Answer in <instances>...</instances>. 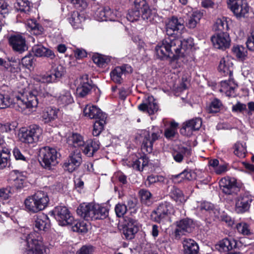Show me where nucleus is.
Returning a JSON list of instances; mask_svg holds the SVG:
<instances>
[{"label":"nucleus","mask_w":254,"mask_h":254,"mask_svg":"<svg viewBox=\"0 0 254 254\" xmlns=\"http://www.w3.org/2000/svg\"><path fill=\"white\" fill-rule=\"evenodd\" d=\"M19 88L20 95L15 97L10 93H0V109H5L16 105L15 108L19 112H24L26 109L32 111L38 104L37 96L41 91L39 83L28 84Z\"/></svg>","instance_id":"1"},{"label":"nucleus","mask_w":254,"mask_h":254,"mask_svg":"<svg viewBox=\"0 0 254 254\" xmlns=\"http://www.w3.org/2000/svg\"><path fill=\"white\" fill-rule=\"evenodd\" d=\"M22 246H26V251L24 254H46L47 250L43 242V239L40 235L32 232L24 236L21 242Z\"/></svg>","instance_id":"2"},{"label":"nucleus","mask_w":254,"mask_h":254,"mask_svg":"<svg viewBox=\"0 0 254 254\" xmlns=\"http://www.w3.org/2000/svg\"><path fill=\"white\" fill-rule=\"evenodd\" d=\"M175 41L173 39L168 37L164 39L161 42L158 43L155 48L157 56L161 59H166L168 58H173L171 62L172 67L177 68L176 64L178 62L176 52L178 49L175 47Z\"/></svg>","instance_id":"3"},{"label":"nucleus","mask_w":254,"mask_h":254,"mask_svg":"<svg viewBox=\"0 0 254 254\" xmlns=\"http://www.w3.org/2000/svg\"><path fill=\"white\" fill-rule=\"evenodd\" d=\"M49 201L47 192L38 191L33 195L27 197L24 201L26 210L31 213H37L44 210Z\"/></svg>","instance_id":"4"},{"label":"nucleus","mask_w":254,"mask_h":254,"mask_svg":"<svg viewBox=\"0 0 254 254\" xmlns=\"http://www.w3.org/2000/svg\"><path fill=\"white\" fill-rule=\"evenodd\" d=\"M43 130L39 126L33 124L28 128H21L18 133L19 140L26 144H32L37 142L42 134Z\"/></svg>","instance_id":"5"},{"label":"nucleus","mask_w":254,"mask_h":254,"mask_svg":"<svg viewBox=\"0 0 254 254\" xmlns=\"http://www.w3.org/2000/svg\"><path fill=\"white\" fill-rule=\"evenodd\" d=\"M174 212L173 205L169 202L165 201L160 203L156 209L152 212L150 218L155 222L163 223Z\"/></svg>","instance_id":"6"},{"label":"nucleus","mask_w":254,"mask_h":254,"mask_svg":"<svg viewBox=\"0 0 254 254\" xmlns=\"http://www.w3.org/2000/svg\"><path fill=\"white\" fill-rule=\"evenodd\" d=\"M175 41V47L178 49L176 52L178 62L186 63L188 61L187 55L193 45V39L190 37L184 39L183 40L178 38H173Z\"/></svg>","instance_id":"7"},{"label":"nucleus","mask_w":254,"mask_h":254,"mask_svg":"<svg viewBox=\"0 0 254 254\" xmlns=\"http://www.w3.org/2000/svg\"><path fill=\"white\" fill-rule=\"evenodd\" d=\"M184 20L181 17L173 16L166 22V31L168 35L179 37L185 30Z\"/></svg>","instance_id":"8"},{"label":"nucleus","mask_w":254,"mask_h":254,"mask_svg":"<svg viewBox=\"0 0 254 254\" xmlns=\"http://www.w3.org/2000/svg\"><path fill=\"white\" fill-rule=\"evenodd\" d=\"M39 155L42 160V165L44 168L50 169L58 163V152L53 148L45 146L40 149Z\"/></svg>","instance_id":"9"},{"label":"nucleus","mask_w":254,"mask_h":254,"mask_svg":"<svg viewBox=\"0 0 254 254\" xmlns=\"http://www.w3.org/2000/svg\"><path fill=\"white\" fill-rule=\"evenodd\" d=\"M151 136L147 130H143L142 134L144 138L141 146L142 149L147 153H151L153 150V143L158 140L162 133V131L157 127H153L151 131Z\"/></svg>","instance_id":"10"},{"label":"nucleus","mask_w":254,"mask_h":254,"mask_svg":"<svg viewBox=\"0 0 254 254\" xmlns=\"http://www.w3.org/2000/svg\"><path fill=\"white\" fill-rule=\"evenodd\" d=\"M55 219L61 226L72 225L73 217L68 209L64 206H58L52 212Z\"/></svg>","instance_id":"11"},{"label":"nucleus","mask_w":254,"mask_h":254,"mask_svg":"<svg viewBox=\"0 0 254 254\" xmlns=\"http://www.w3.org/2000/svg\"><path fill=\"white\" fill-rule=\"evenodd\" d=\"M228 5L237 18L247 17L249 6L246 0H228Z\"/></svg>","instance_id":"12"},{"label":"nucleus","mask_w":254,"mask_h":254,"mask_svg":"<svg viewBox=\"0 0 254 254\" xmlns=\"http://www.w3.org/2000/svg\"><path fill=\"white\" fill-rule=\"evenodd\" d=\"M252 196L248 192L239 195L235 199V210L237 213H243L248 211L253 201Z\"/></svg>","instance_id":"13"},{"label":"nucleus","mask_w":254,"mask_h":254,"mask_svg":"<svg viewBox=\"0 0 254 254\" xmlns=\"http://www.w3.org/2000/svg\"><path fill=\"white\" fill-rule=\"evenodd\" d=\"M82 163L81 154L79 151H73L64 160L63 168L65 171L71 173L76 170Z\"/></svg>","instance_id":"14"},{"label":"nucleus","mask_w":254,"mask_h":254,"mask_svg":"<svg viewBox=\"0 0 254 254\" xmlns=\"http://www.w3.org/2000/svg\"><path fill=\"white\" fill-rule=\"evenodd\" d=\"M211 40L216 48L225 50L229 48L231 43L230 36L226 32H219L211 37Z\"/></svg>","instance_id":"15"},{"label":"nucleus","mask_w":254,"mask_h":254,"mask_svg":"<svg viewBox=\"0 0 254 254\" xmlns=\"http://www.w3.org/2000/svg\"><path fill=\"white\" fill-rule=\"evenodd\" d=\"M26 176L24 172H20L17 170H13L10 173L9 181L12 184L11 187L14 190H21L24 188L26 182Z\"/></svg>","instance_id":"16"},{"label":"nucleus","mask_w":254,"mask_h":254,"mask_svg":"<svg viewBox=\"0 0 254 254\" xmlns=\"http://www.w3.org/2000/svg\"><path fill=\"white\" fill-rule=\"evenodd\" d=\"M219 186L222 192L226 194L235 193L238 190L236 180L229 177L221 179L219 182Z\"/></svg>","instance_id":"17"},{"label":"nucleus","mask_w":254,"mask_h":254,"mask_svg":"<svg viewBox=\"0 0 254 254\" xmlns=\"http://www.w3.org/2000/svg\"><path fill=\"white\" fill-rule=\"evenodd\" d=\"M8 41L10 46L15 52L22 53L28 49L25 38L20 35L10 36L8 39Z\"/></svg>","instance_id":"18"},{"label":"nucleus","mask_w":254,"mask_h":254,"mask_svg":"<svg viewBox=\"0 0 254 254\" xmlns=\"http://www.w3.org/2000/svg\"><path fill=\"white\" fill-rule=\"evenodd\" d=\"M77 86L76 94L77 97H84L87 95L91 89V86L88 83L87 75L83 76L75 81Z\"/></svg>","instance_id":"19"},{"label":"nucleus","mask_w":254,"mask_h":254,"mask_svg":"<svg viewBox=\"0 0 254 254\" xmlns=\"http://www.w3.org/2000/svg\"><path fill=\"white\" fill-rule=\"evenodd\" d=\"M138 230V224L136 220L131 218H128L125 220L123 231L126 239H133Z\"/></svg>","instance_id":"20"},{"label":"nucleus","mask_w":254,"mask_h":254,"mask_svg":"<svg viewBox=\"0 0 254 254\" xmlns=\"http://www.w3.org/2000/svg\"><path fill=\"white\" fill-rule=\"evenodd\" d=\"M77 213L87 221L94 219V204L83 203L77 209Z\"/></svg>","instance_id":"21"},{"label":"nucleus","mask_w":254,"mask_h":254,"mask_svg":"<svg viewBox=\"0 0 254 254\" xmlns=\"http://www.w3.org/2000/svg\"><path fill=\"white\" fill-rule=\"evenodd\" d=\"M132 68L128 64H125L116 67L110 72L111 79L115 83H121L123 81V76L127 73L131 72Z\"/></svg>","instance_id":"22"},{"label":"nucleus","mask_w":254,"mask_h":254,"mask_svg":"<svg viewBox=\"0 0 254 254\" xmlns=\"http://www.w3.org/2000/svg\"><path fill=\"white\" fill-rule=\"evenodd\" d=\"M138 109L149 115L155 114L158 110V106L152 96H149L138 106Z\"/></svg>","instance_id":"23"},{"label":"nucleus","mask_w":254,"mask_h":254,"mask_svg":"<svg viewBox=\"0 0 254 254\" xmlns=\"http://www.w3.org/2000/svg\"><path fill=\"white\" fill-rule=\"evenodd\" d=\"M192 222L188 219L181 220L176 222V229L175 234L176 238H180L186 233H190L192 231Z\"/></svg>","instance_id":"24"},{"label":"nucleus","mask_w":254,"mask_h":254,"mask_svg":"<svg viewBox=\"0 0 254 254\" xmlns=\"http://www.w3.org/2000/svg\"><path fill=\"white\" fill-rule=\"evenodd\" d=\"M202 125L201 119L199 118H196L189 120L184 124L181 129V132L186 135H190L193 131L198 130Z\"/></svg>","instance_id":"25"},{"label":"nucleus","mask_w":254,"mask_h":254,"mask_svg":"<svg viewBox=\"0 0 254 254\" xmlns=\"http://www.w3.org/2000/svg\"><path fill=\"white\" fill-rule=\"evenodd\" d=\"M233 69V64L232 59L227 56L222 58L218 65V70L224 76L232 75Z\"/></svg>","instance_id":"26"},{"label":"nucleus","mask_w":254,"mask_h":254,"mask_svg":"<svg viewBox=\"0 0 254 254\" xmlns=\"http://www.w3.org/2000/svg\"><path fill=\"white\" fill-rule=\"evenodd\" d=\"M13 144L14 140L10 139V141L6 144V146L3 147V149L0 150V170L3 169L7 166L11 147Z\"/></svg>","instance_id":"27"},{"label":"nucleus","mask_w":254,"mask_h":254,"mask_svg":"<svg viewBox=\"0 0 254 254\" xmlns=\"http://www.w3.org/2000/svg\"><path fill=\"white\" fill-rule=\"evenodd\" d=\"M83 113L85 116L91 119H99L106 117V115L95 105H87L84 109Z\"/></svg>","instance_id":"28"},{"label":"nucleus","mask_w":254,"mask_h":254,"mask_svg":"<svg viewBox=\"0 0 254 254\" xmlns=\"http://www.w3.org/2000/svg\"><path fill=\"white\" fill-rule=\"evenodd\" d=\"M59 110L55 107H49L42 112L41 119L45 124L51 123L58 118Z\"/></svg>","instance_id":"29"},{"label":"nucleus","mask_w":254,"mask_h":254,"mask_svg":"<svg viewBox=\"0 0 254 254\" xmlns=\"http://www.w3.org/2000/svg\"><path fill=\"white\" fill-rule=\"evenodd\" d=\"M34 225L37 230L46 231L50 227V221L47 215L41 213L36 216Z\"/></svg>","instance_id":"30"},{"label":"nucleus","mask_w":254,"mask_h":254,"mask_svg":"<svg viewBox=\"0 0 254 254\" xmlns=\"http://www.w3.org/2000/svg\"><path fill=\"white\" fill-rule=\"evenodd\" d=\"M237 87L233 80H225L221 82V88L219 91L224 92L227 96L235 97L236 95L235 90Z\"/></svg>","instance_id":"31"},{"label":"nucleus","mask_w":254,"mask_h":254,"mask_svg":"<svg viewBox=\"0 0 254 254\" xmlns=\"http://www.w3.org/2000/svg\"><path fill=\"white\" fill-rule=\"evenodd\" d=\"M141 17L147 22L155 23L158 16L155 10H152L148 5L141 8Z\"/></svg>","instance_id":"32"},{"label":"nucleus","mask_w":254,"mask_h":254,"mask_svg":"<svg viewBox=\"0 0 254 254\" xmlns=\"http://www.w3.org/2000/svg\"><path fill=\"white\" fill-rule=\"evenodd\" d=\"M185 254H197L199 247L196 242L189 238L184 239L182 242Z\"/></svg>","instance_id":"33"},{"label":"nucleus","mask_w":254,"mask_h":254,"mask_svg":"<svg viewBox=\"0 0 254 254\" xmlns=\"http://www.w3.org/2000/svg\"><path fill=\"white\" fill-rule=\"evenodd\" d=\"M148 163V159L144 156L136 159L134 161L127 160L124 162V164H126L128 167H132L133 169L139 171H142L143 168L147 166Z\"/></svg>","instance_id":"34"},{"label":"nucleus","mask_w":254,"mask_h":254,"mask_svg":"<svg viewBox=\"0 0 254 254\" xmlns=\"http://www.w3.org/2000/svg\"><path fill=\"white\" fill-rule=\"evenodd\" d=\"M59 105L65 106L73 102V99L69 90H63L56 96Z\"/></svg>","instance_id":"35"},{"label":"nucleus","mask_w":254,"mask_h":254,"mask_svg":"<svg viewBox=\"0 0 254 254\" xmlns=\"http://www.w3.org/2000/svg\"><path fill=\"white\" fill-rule=\"evenodd\" d=\"M33 51L36 57H44L51 60L55 58V55L53 51L41 45L34 46Z\"/></svg>","instance_id":"36"},{"label":"nucleus","mask_w":254,"mask_h":254,"mask_svg":"<svg viewBox=\"0 0 254 254\" xmlns=\"http://www.w3.org/2000/svg\"><path fill=\"white\" fill-rule=\"evenodd\" d=\"M236 245V242L234 239L225 238L220 241L216 247L220 252H228L235 248Z\"/></svg>","instance_id":"37"},{"label":"nucleus","mask_w":254,"mask_h":254,"mask_svg":"<svg viewBox=\"0 0 254 254\" xmlns=\"http://www.w3.org/2000/svg\"><path fill=\"white\" fill-rule=\"evenodd\" d=\"M84 20L85 17L83 14L80 13L78 11H74L68 18L69 22L75 29L81 28Z\"/></svg>","instance_id":"38"},{"label":"nucleus","mask_w":254,"mask_h":254,"mask_svg":"<svg viewBox=\"0 0 254 254\" xmlns=\"http://www.w3.org/2000/svg\"><path fill=\"white\" fill-rule=\"evenodd\" d=\"M99 143L98 141L92 140L85 143L82 146V151L83 153L88 157L93 156L94 153L99 148Z\"/></svg>","instance_id":"39"},{"label":"nucleus","mask_w":254,"mask_h":254,"mask_svg":"<svg viewBox=\"0 0 254 254\" xmlns=\"http://www.w3.org/2000/svg\"><path fill=\"white\" fill-rule=\"evenodd\" d=\"M26 25L27 29L31 34L38 35L42 34L43 32V28L37 23L34 19H29L27 21Z\"/></svg>","instance_id":"40"},{"label":"nucleus","mask_w":254,"mask_h":254,"mask_svg":"<svg viewBox=\"0 0 254 254\" xmlns=\"http://www.w3.org/2000/svg\"><path fill=\"white\" fill-rule=\"evenodd\" d=\"M203 16V13L198 10L194 11L189 17L187 23V26L190 29H193L199 23L200 19Z\"/></svg>","instance_id":"41"},{"label":"nucleus","mask_w":254,"mask_h":254,"mask_svg":"<svg viewBox=\"0 0 254 254\" xmlns=\"http://www.w3.org/2000/svg\"><path fill=\"white\" fill-rule=\"evenodd\" d=\"M67 142L69 145L74 147H82L85 144L83 137L78 133H73L69 136Z\"/></svg>","instance_id":"42"},{"label":"nucleus","mask_w":254,"mask_h":254,"mask_svg":"<svg viewBox=\"0 0 254 254\" xmlns=\"http://www.w3.org/2000/svg\"><path fill=\"white\" fill-rule=\"evenodd\" d=\"M190 151L188 148L182 147L179 148L178 150H174L172 152V156L176 162L181 163L185 155H190Z\"/></svg>","instance_id":"43"},{"label":"nucleus","mask_w":254,"mask_h":254,"mask_svg":"<svg viewBox=\"0 0 254 254\" xmlns=\"http://www.w3.org/2000/svg\"><path fill=\"white\" fill-rule=\"evenodd\" d=\"M171 197L178 204H181L185 202V197L182 191L178 188L173 187L170 192Z\"/></svg>","instance_id":"44"},{"label":"nucleus","mask_w":254,"mask_h":254,"mask_svg":"<svg viewBox=\"0 0 254 254\" xmlns=\"http://www.w3.org/2000/svg\"><path fill=\"white\" fill-rule=\"evenodd\" d=\"M94 220L103 219L108 215V210L98 204H94Z\"/></svg>","instance_id":"45"},{"label":"nucleus","mask_w":254,"mask_h":254,"mask_svg":"<svg viewBox=\"0 0 254 254\" xmlns=\"http://www.w3.org/2000/svg\"><path fill=\"white\" fill-rule=\"evenodd\" d=\"M93 62L99 67L105 66L111 61L109 57L99 54H95L92 57Z\"/></svg>","instance_id":"46"},{"label":"nucleus","mask_w":254,"mask_h":254,"mask_svg":"<svg viewBox=\"0 0 254 254\" xmlns=\"http://www.w3.org/2000/svg\"><path fill=\"white\" fill-rule=\"evenodd\" d=\"M234 153L240 158H244L247 153L245 143L237 141L233 146Z\"/></svg>","instance_id":"47"},{"label":"nucleus","mask_w":254,"mask_h":254,"mask_svg":"<svg viewBox=\"0 0 254 254\" xmlns=\"http://www.w3.org/2000/svg\"><path fill=\"white\" fill-rule=\"evenodd\" d=\"M213 28L220 32H225L229 29L228 23L226 17L217 18L214 25Z\"/></svg>","instance_id":"48"},{"label":"nucleus","mask_w":254,"mask_h":254,"mask_svg":"<svg viewBox=\"0 0 254 254\" xmlns=\"http://www.w3.org/2000/svg\"><path fill=\"white\" fill-rule=\"evenodd\" d=\"M71 225H72V230L78 233H85L87 232L88 229V223L82 221H78L73 220V223Z\"/></svg>","instance_id":"49"},{"label":"nucleus","mask_w":254,"mask_h":254,"mask_svg":"<svg viewBox=\"0 0 254 254\" xmlns=\"http://www.w3.org/2000/svg\"><path fill=\"white\" fill-rule=\"evenodd\" d=\"M106 118L107 116L102 117V118L98 119L95 122L92 133L94 136H97L101 133L106 124Z\"/></svg>","instance_id":"50"},{"label":"nucleus","mask_w":254,"mask_h":254,"mask_svg":"<svg viewBox=\"0 0 254 254\" xmlns=\"http://www.w3.org/2000/svg\"><path fill=\"white\" fill-rule=\"evenodd\" d=\"M232 51L234 55L241 60H245L247 56V51L245 48L241 45H234Z\"/></svg>","instance_id":"51"},{"label":"nucleus","mask_w":254,"mask_h":254,"mask_svg":"<svg viewBox=\"0 0 254 254\" xmlns=\"http://www.w3.org/2000/svg\"><path fill=\"white\" fill-rule=\"evenodd\" d=\"M165 181V179L164 176L152 174L147 177L146 184L147 186L150 187L155 184H163Z\"/></svg>","instance_id":"52"},{"label":"nucleus","mask_w":254,"mask_h":254,"mask_svg":"<svg viewBox=\"0 0 254 254\" xmlns=\"http://www.w3.org/2000/svg\"><path fill=\"white\" fill-rule=\"evenodd\" d=\"M178 127V124L175 121L171 122L170 127L165 130V136L168 139L174 137L177 133Z\"/></svg>","instance_id":"53"},{"label":"nucleus","mask_w":254,"mask_h":254,"mask_svg":"<svg viewBox=\"0 0 254 254\" xmlns=\"http://www.w3.org/2000/svg\"><path fill=\"white\" fill-rule=\"evenodd\" d=\"M16 4L15 6L21 12L27 13L31 9V3L28 0H17Z\"/></svg>","instance_id":"54"},{"label":"nucleus","mask_w":254,"mask_h":254,"mask_svg":"<svg viewBox=\"0 0 254 254\" xmlns=\"http://www.w3.org/2000/svg\"><path fill=\"white\" fill-rule=\"evenodd\" d=\"M236 228L238 232L243 235H250L252 234L250 226L247 223L242 222L237 224Z\"/></svg>","instance_id":"55"},{"label":"nucleus","mask_w":254,"mask_h":254,"mask_svg":"<svg viewBox=\"0 0 254 254\" xmlns=\"http://www.w3.org/2000/svg\"><path fill=\"white\" fill-rule=\"evenodd\" d=\"M139 194L142 203L148 205H150L152 194L149 191L142 189L139 190Z\"/></svg>","instance_id":"56"},{"label":"nucleus","mask_w":254,"mask_h":254,"mask_svg":"<svg viewBox=\"0 0 254 254\" xmlns=\"http://www.w3.org/2000/svg\"><path fill=\"white\" fill-rule=\"evenodd\" d=\"M222 106L221 101L217 99H215L211 102L207 109V111L209 113H217L220 111Z\"/></svg>","instance_id":"57"},{"label":"nucleus","mask_w":254,"mask_h":254,"mask_svg":"<svg viewBox=\"0 0 254 254\" xmlns=\"http://www.w3.org/2000/svg\"><path fill=\"white\" fill-rule=\"evenodd\" d=\"M6 68H7L9 71L16 73L20 71L21 69L20 67V62L19 61L13 60L9 61L6 64Z\"/></svg>","instance_id":"58"},{"label":"nucleus","mask_w":254,"mask_h":254,"mask_svg":"<svg viewBox=\"0 0 254 254\" xmlns=\"http://www.w3.org/2000/svg\"><path fill=\"white\" fill-rule=\"evenodd\" d=\"M14 192L13 189L10 186L0 189V200L8 199L10 195Z\"/></svg>","instance_id":"59"},{"label":"nucleus","mask_w":254,"mask_h":254,"mask_svg":"<svg viewBox=\"0 0 254 254\" xmlns=\"http://www.w3.org/2000/svg\"><path fill=\"white\" fill-rule=\"evenodd\" d=\"M35 61V58L31 54L25 56L21 59L22 64L28 69H30L33 66V64Z\"/></svg>","instance_id":"60"},{"label":"nucleus","mask_w":254,"mask_h":254,"mask_svg":"<svg viewBox=\"0 0 254 254\" xmlns=\"http://www.w3.org/2000/svg\"><path fill=\"white\" fill-rule=\"evenodd\" d=\"M122 16V14L120 12L115 10H112L109 7H107V13H106V21H115L117 19Z\"/></svg>","instance_id":"61"},{"label":"nucleus","mask_w":254,"mask_h":254,"mask_svg":"<svg viewBox=\"0 0 254 254\" xmlns=\"http://www.w3.org/2000/svg\"><path fill=\"white\" fill-rule=\"evenodd\" d=\"M140 12L139 9L134 7V9H130L128 11L127 15V18L131 22H133L138 19L140 17Z\"/></svg>","instance_id":"62"},{"label":"nucleus","mask_w":254,"mask_h":254,"mask_svg":"<svg viewBox=\"0 0 254 254\" xmlns=\"http://www.w3.org/2000/svg\"><path fill=\"white\" fill-rule=\"evenodd\" d=\"M107 7H100L95 13V16L98 21H106Z\"/></svg>","instance_id":"63"},{"label":"nucleus","mask_w":254,"mask_h":254,"mask_svg":"<svg viewBox=\"0 0 254 254\" xmlns=\"http://www.w3.org/2000/svg\"><path fill=\"white\" fill-rule=\"evenodd\" d=\"M246 45L249 50L254 51V27L252 29L250 35L248 37Z\"/></svg>","instance_id":"64"}]
</instances>
